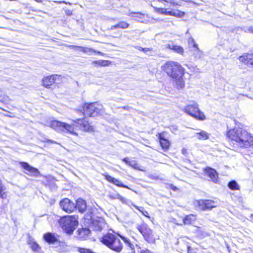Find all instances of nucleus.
Wrapping results in <instances>:
<instances>
[{
  "mask_svg": "<svg viewBox=\"0 0 253 253\" xmlns=\"http://www.w3.org/2000/svg\"><path fill=\"white\" fill-rule=\"evenodd\" d=\"M183 223H184V224H186V223H191V222H184Z\"/></svg>",
  "mask_w": 253,
  "mask_h": 253,
  "instance_id": "nucleus-61",
  "label": "nucleus"
},
{
  "mask_svg": "<svg viewBox=\"0 0 253 253\" xmlns=\"http://www.w3.org/2000/svg\"><path fill=\"white\" fill-rule=\"evenodd\" d=\"M129 24L125 21H121L118 23V28L126 29L128 27Z\"/></svg>",
  "mask_w": 253,
  "mask_h": 253,
  "instance_id": "nucleus-35",
  "label": "nucleus"
},
{
  "mask_svg": "<svg viewBox=\"0 0 253 253\" xmlns=\"http://www.w3.org/2000/svg\"><path fill=\"white\" fill-rule=\"evenodd\" d=\"M19 164L23 169L27 171V172H25L27 175L36 177L40 175V172L38 169L30 165L28 163L21 162L19 163Z\"/></svg>",
  "mask_w": 253,
  "mask_h": 253,
  "instance_id": "nucleus-8",
  "label": "nucleus"
},
{
  "mask_svg": "<svg viewBox=\"0 0 253 253\" xmlns=\"http://www.w3.org/2000/svg\"><path fill=\"white\" fill-rule=\"evenodd\" d=\"M185 14L184 12L179 10H171V16H174L178 17H182Z\"/></svg>",
  "mask_w": 253,
  "mask_h": 253,
  "instance_id": "nucleus-31",
  "label": "nucleus"
},
{
  "mask_svg": "<svg viewBox=\"0 0 253 253\" xmlns=\"http://www.w3.org/2000/svg\"><path fill=\"white\" fill-rule=\"evenodd\" d=\"M76 209H78L79 211L81 213H84L86 209V203L84 200L79 198L76 201L75 204Z\"/></svg>",
  "mask_w": 253,
  "mask_h": 253,
  "instance_id": "nucleus-17",
  "label": "nucleus"
},
{
  "mask_svg": "<svg viewBox=\"0 0 253 253\" xmlns=\"http://www.w3.org/2000/svg\"><path fill=\"white\" fill-rule=\"evenodd\" d=\"M189 42L190 43L193 44L194 42H195L194 40L193 39H191V40H189Z\"/></svg>",
  "mask_w": 253,
  "mask_h": 253,
  "instance_id": "nucleus-54",
  "label": "nucleus"
},
{
  "mask_svg": "<svg viewBox=\"0 0 253 253\" xmlns=\"http://www.w3.org/2000/svg\"><path fill=\"white\" fill-rule=\"evenodd\" d=\"M60 77L57 75H53L45 77L42 80V84L47 88H50L51 85L56 83V81L59 79Z\"/></svg>",
  "mask_w": 253,
  "mask_h": 253,
  "instance_id": "nucleus-12",
  "label": "nucleus"
},
{
  "mask_svg": "<svg viewBox=\"0 0 253 253\" xmlns=\"http://www.w3.org/2000/svg\"><path fill=\"white\" fill-rule=\"evenodd\" d=\"M102 222H89V227L92 230L95 231H101L103 228L101 225Z\"/></svg>",
  "mask_w": 253,
  "mask_h": 253,
  "instance_id": "nucleus-21",
  "label": "nucleus"
},
{
  "mask_svg": "<svg viewBox=\"0 0 253 253\" xmlns=\"http://www.w3.org/2000/svg\"><path fill=\"white\" fill-rule=\"evenodd\" d=\"M143 214L144 215H146V213H144V212H143Z\"/></svg>",
  "mask_w": 253,
  "mask_h": 253,
  "instance_id": "nucleus-64",
  "label": "nucleus"
},
{
  "mask_svg": "<svg viewBox=\"0 0 253 253\" xmlns=\"http://www.w3.org/2000/svg\"><path fill=\"white\" fill-rule=\"evenodd\" d=\"M251 55H252V59H253V53H251Z\"/></svg>",
  "mask_w": 253,
  "mask_h": 253,
  "instance_id": "nucleus-62",
  "label": "nucleus"
},
{
  "mask_svg": "<svg viewBox=\"0 0 253 253\" xmlns=\"http://www.w3.org/2000/svg\"><path fill=\"white\" fill-rule=\"evenodd\" d=\"M92 64H97L100 66L102 67H105L108 66L110 64V62L108 60H96L93 61L92 62Z\"/></svg>",
  "mask_w": 253,
  "mask_h": 253,
  "instance_id": "nucleus-24",
  "label": "nucleus"
},
{
  "mask_svg": "<svg viewBox=\"0 0 253 253\" xmlns=\"http://www.w3.org/2000/svg\"><path fill=\"white\" fill-rule=\"evenodd\" d=\"M205 172L206 174L211 178L213 182L215 183L217 182L218 174L216 170L211 168L208 167L205 169Z\"/></svg>",
  "mask_w": 253,
  "mask_h": 253,
  "instance_id": "nucleus-16",
  "label": "nucleus"
},
{
  "mask_svg": "<svg viewBox=\"0 0 253 253\" xmlns=\"http://www.w3.org/2000/svg\"><path fill=\"white\" fill-rule=\"evenodd\" d=\"M196 220V217L194 214L187 215L183 220V221H195Z\"/></svg>",
  "mask_w": 253,
  "mask_h": 253,
  "instance_id": "nucleus-33",
  "label": "nucleus"
},
{
  "mask_svg": "<svg viewBox=\"0 0 253 253\" xmlns=\"http://www.w3.org/2000/svg\"><path fill=\"white\" fill-rule=\"evenodd\" d=\"M42 217H47V215H42Z\"/></svg>",
  "mask_w": 253,
  "mask_h": 253,
  "instance_id": "nucleus-60",
  "label": "nucleus"
},
{
  "mask_svg": "<svg viewBox=\"0 0 253 253\" xmlns=\"http://www.w3.org/2000/svg\"><path fill=\"white\" fill-rule=\"evenodd\" d=\"M158 11L160 13L167 15H171V10H168L167 9L165 8H158Z\"/></svg>",
  "mask_w": 253,
  "mask_h": 253,
  "instance_id": "nucleus-34",
  "label": "nucleus"
},
{
  "mask_svg": "<svg viewBox=\"0 0 253 253\" xmlns=\"http://www.w3.org/2000/svg\"><path fill=\"white\" fill-rule=\"evenodd\" d=\"M195 56L197 58H200L201 57H199V53H198V52H196L195 51V50H194V53Z\"/></svg>",
  "mask_w": 253,
  "mask_h": 253,
  "instance_id": "nucleus-52",
  "label": "nucleus"
},
{
  "mask_svg": "<svg viewBox=\"0 0 253 253\" xmlns=\"http://www.w3.org/2000/svg\"><path fill=\"white\" fill-rule=\"evenodd\" d=\"M199 208L203 210H211L215 207V202L209 200H201L198 202Z\"/></svg>",
  "mask_w": 253,
  "mask_h": 253,
  "instance_id": "nucleus-10",
  "label": "nucleus"
},
{
  "mask_svg": "<svg viewBox=\"0 0 253 253\" xmlns=\"http://www.w3.org/2000/svg\"><path fill=\"white\" fill-rule=\"evenodd\" d=\"M51 127L59 132H67L70 134L77 135L74 132V127L68 124L62 123L57 121L51 122Z\"/></svg>",
  "mask_w": 253,
  "mask_h": 253,
  "instance_id": "nucleus-4",
  "label": "nucleus"
},
{
  "mask_svg": "<svg viewBox=\"0 0 253 253\" xmlns=\"http://www.w3.org/2000/svg\"><path fill=\"white\" fill-rule=\"evenodd\" d=\"M144 48H143L142 47H140V46H138L137 47V49H138L139 50H140V51H142L143 49H144Z\"/></svg>",
  "mask_w": 253,
  "mask_h": 253,
  "instance_id": "nucleus-55",
  "label": "nucleus"
},
{
  "mask_svg": "<svg viewBox=\"0 0 253 253\" xmlns=\"http://www.w3.org/2000/svg\"><path fill=\"white\" fill-rule=\"evenodd\" d=\"M65 14L68 16L72 15V11L70 9H67L65 10Z\"/></svg>",
  "mask_w": 253,
  "mask_h": 253,
  "instance_id": "nucleus-46",
  "label": "nucleus"
},
{
  "mask_svg": "<svg viewBox=\"0 0 253 253\" xmlns=\"http://www.w3.org/2000/svg\"><path fill=\"white\" fill-rule=\"evenodd\" d=\"M151 50L150 48H144V49L142 51L144 52L145 53H147V52Z\"/></svg>",
  "mask_w": 253,
  "mask_h": 253,
  "instance_id": "nucleus-48",
  "label": "nucleus"
},
{
  "mask_svg": "<svg viewBox=\"0 0 253 253\" xmlns=\"http://www.w3.org/2000/svg\"><path fill=\"white\" fill-rule=\"evenodd\" d=\"M110 197L111 199H117V195H115V196L111 195V196H110Z\"/></svg>",
  "mask_w": 253,
  "mask_h": 253,
  "instance_id": "nucleus-53",
  "label": "nucleus"
},
{
  "mask_svg": "<svg viewBox=\"0 0 253 253\" xmlns=\"http://www.w3.org/2000/svg\"><path fill=\"white\" fill-rule=\"evenodd\" d=\"M5 190L4 186L2 184V182L0 180V198H4L5 196V193L4 190Z\"/></svg>",
  "mask_w": 253,
  "mask_h": 253,
  "instance_id": "nucleus-36",
  "label": "nucleus"
},
{
  "mask_svg": "<svg viewBox=\"0 0 253 253\" xmlns=\"http://www.w3.org/2000/svg\"><path fill=\"white\" fill-rule=\"evenodd\" d=\"M128 165L136 169L137 166V164L134 161H130Z\"/></svg>",
  "mask_w": 253,
  "mask_h": 253,
  "instance_id": "nucleus-40",
  "label": "nucleus"
},
{
  "mask_svg": "<svg viewBox=\"0 0 253 253\" xmlns=\"http://www.w3.org/2000/svg\"><path fill=\"white\" fill-rule=\"evenodd\" d=\"M163 68V70L167 73L168 75L172 79L182 77L184 74V69L177 62H167Z\"/></svg>",
  "mask_w": 253,
  "mask_h": 253,
  "instance_id": "nucleus-3",
  "label": "nucleus"
},
{
  "mask_svg": "<svg viewBox=\"0 0 253 253\" xmlns=\"http://www.w3.org/2000/svg\"><path fill=\"white\" fill-rule=\"evenodd\" d=\"M92 214V212H89V213H87L85 215V217H84V219L85 220H87L88 221H95V220H92L91 219V214ZM95 221H98V220H95Z\"/></svg>",
  "mask_w": 253,
  "mask_h": 253,
  "instance_id": "nucleus-39",
  "label": "nucleus"
},
{
  "mask_svg": "<svg viewBox=\"0 0 253 253\" xmlns=\"http://www.w3.org/2000/svg\"><path fill=\"white\" fill-rule=\"evenodd\" d=\"M249 32L253 33V26L250 27L248 29Z\"/></svg>",
  "mask_w": 253,
  "mask_h": 253,
  "instance_id": "nucleus-50",
  "label": "nucleus"
},
{
  "mask_svg": "<svg viewBox=\"0 0 253 253\" xmlns=\"http://www.w3.org/2000/svg\"><path fill=\"white\" fill-rule=\"evenodd\" d=\"M168 47L174 52L183 55L184 49L182 47L175 45L173 43L168 44Z\"/></svg>",
  "mask_w": 253,
  "mask_h": 253,
  "instance_id": "nucleus-20",
  "label": "nucleus"
},
{
  "mask_svg": "<svg viewBox=\"0 0 253 253\" xmlns=\"http://www.w3.org/2000/svg\"><path fill=\"white\" fill-rule=\"evenodd\" d=\"M117 239L116 237L112 234L108 233L104 235L101 240V242L108 248Z\"/></svg>",
  "mask_w": 253,
  "mask_h": 253,
  "instance_id": "nucleus-13",
  "label": "nucleus"
},
{
  "mask_svg": "<svg viewBox=\"0 0 253 253\" xmlns=\"http://www.w3.org/2000/svg\"><path fill=\"white\" fill-rule=\"evenodd\" d=\"M104 176H105V179L107 181L116 185V186H117L118 187L125 188L126 189H130L127 185L124 184L119 179H117L108 174H105V175H104Z\"/></svg>",
  "mask_w": 253,
  "mask_h": 253,
  "instance_id": "nucleus-15",
  "label": "nucleus"
},
{
  "mask_svg": "<svg viewBox=\"0 0 253 253\" xmlns=\"http://www.w3.org/2000/svg\"><path fill=\"white\" fill-rule=\"evenodd\" d=\"M44 142H48V143H53V144H57V143L54 141V140H51V139H47V138H45L44 139V140L43 141Z\"/></svg>",
  "mask_w": 253,
  "mask_h": 253,
  "instance_id": "nucleus-44",
  "label": "nucleus"
},
{
  "mask_svg": "<svg viewBox=\"0 0 253 253\" xmlns=\"http://www.w3.org/2000/svg\"><path fill=\"white\" fill-rule=\"evenodd\" d=\"M62 218H65L66 219L64 221H78V216L76 215L65 216Z\"/></svg>",
  "mask_w": 253,
  "mask_h": 253,
  "instance_id": "nucleus-30",
  "label": "nucleus"
},
{
  "mask_svg": "<svg viewBox=\"0 0 253 253\" xmlns=\"http://www.w3.org/2000/svg\"><path fill=\"white\" fill-rule=\"evenodd\" d=\"M123 162H124L126 164L128 165H129V162H130V161L129 160V159L128 158H124L123 160Z\"/></svg>",
  "mask_w": 253,
  "mask_h": 253,
  "instance_id": "nucleus-47",
  "label": "nucleus"
},
{
  "mask_svg": "<svg viewBox=\"0 0 253 253\" xmlns=\"http://www.w3.org/2000/svg\"><path fill=\"white\" fill-rule=\"evenodd\" d=\"M60 207L64 211L71 213L76 209L75 204L68 198H64L59 202Z\"/></svg>",
  "mask_w": 253,
  "mask_h": 253,
  "instance_id": "nucleus-7",
  "label": "nucleus"
},
{
  "mask_svg": "<svg viewBox=\"0 0 253 253\" xmlns=\"http://www.w3.org/2000/svg\"><path fill=\"white\" fill-rule=\"evenodd\" d=\"M225 245H226V248H227V249L228 251L229 252H230V247H229V245H228L226 243H225Z\"/></svg>",
  "mask_w": 253,
  "mask_h": 253,
  "instance_id": "nucleus-56",
  "label": "nucleus"
},
{
  "mask_svg": "<svg viewBox=\"0 0 253 253\" xmlns=\"http://www.w3.org/2000/svg\"><path fill=\"white\" fill-rule=\"evenodd\" d=\"M158 139L162 148L163 149H168L170 146V143L169 141L165 138L163 133H158Z\"/></svg>",
  "mask_w": 253,
  "mask_h": 253,
  "instance_id": "nucleus-18",
  "label": "nucleus"
},
{
  "mask_svg": "<svg viewBox=\"0 0 253 253\" xmlns=\"http://www.w3.org/2000/svg\"><path fill=\"white\" fill-rule=\"evenodd\" d=\"M239 59L240 62L244 63L245 64L253 67V59H252L251 53L244 54L240 56Z\"/></svg>",
  "mask_w": 253,
  "mask_h": 253,
  "instance_id": "nucleus-14",
  "label": "nucleus"
},
{
  "mask_svg": "<svg viewBox=\"0 0 253 253\" xmlns=\"http://www.w3.org/2000/svg\"><path fill=\"white\" fill-rule=\"evenodd\" d=\"M185 151H186V150H185L183 149V150H182V153H183V154H184V153H185Z\"/></svg>",
  "mask_w": 253,
  "mask_h": 253,
  "instance_id": "nucleus-59",
  "label": "nucleus"
},
{
  "mask_svg": "<svg viewBox=\"0 0 253 253\" xmlns=\"http://www.w3.org/2000/svg\"><path fill=\"white\" fill-rule=\"evenodd\" d=\"M176 82V85L178 89H182L184 86V82L183 80L182 77L174 78Z\"/></svg>",
  "mask_w": 253,
  "mask_h": 253,
  "instance_id": "nucleus-25",
  "label": "nucleus"
},
{
  "mask_svg": "<svg viewBox=\"0 0 253 253\" xmlns=\"http://www.w3.org/2000/svg\"><path fill=\"white\" fill-rule=\"evenodd\" d=\"M82 113L84 118L73 120V126L78 127L79 129L85 132H93L94 129L92 126L90 125L87 117H95L100 113L102 106L97 102L85 103L83 107Z\"/></svg>",
  "mask_w": 253,
  "mask_h": 253,
  "instance_id": "nucleus-1",
  "label": "nucleus"
},
{
  "mask_svg": "<svg viewBox=\"0 0 253 253\" xmlns=\"http://www.w3.org/2000/svg\"><path fill=\"white\" fill-rule=\"evenodd\" d=\"M158 0L159 1H161V2L165 1L167 3H169L172 5L175 4V2H174V1L173 0Z\"/></svg>",
  "mask_w": 253,
  "mask_h": 253,
  "instance_id": "nucleus-42",
  "label": "nucleus"
},
{
  "mask_svg": "<svg viewBox=\"0 0 253 253\" xmlns=\"http://www.w3.org/2000/svg\"><path fill=\"white\" fill-rule=\"evenodd\" d=\"M117 199H119L120 201H121L123 202H125L126 199L124 197L121 196L120 194H117Z\"/></svg>",
  "mask_w": 253,
  "mask_h": 253,
  "instance_id": "nucleus-43",
  "label": "nucleus"
},
{
  "mask_svg": "<svg viewBox=\"0 0 253 253\" xmlns=\"http://www.w3.org/2000/svg\"><path fill=\"white\" fill-rule=\"evenodd\" d=\"M116 252H120L123 249V245L119 239H116L109 247Z\"/></svg>",
  "mask_w": 253,
  "mask_h": 253,
  "instance_id": "nucleus-19",
  "label": "nucleus"
},
{
  "mask_svg": "<svg viewBox=\"0 0 253 253\" xmlns=\"http://www.w3.org/2000/svg\"><path fill=\"white\" fill-rule=\"evenodd\" d=\"M34 242H35V241H34V239L32 237L29 236L28 239L27 240V244L29 245H30L31 244Z\"/></svg>",
  "mask_w": 253,
  "mask_h": 253,
  "instance_id": "nucleus-41",
  "label": "nucleus"
},
{
  "mask_svg": "<svg viewBox=\"0 0 253 253\" xmlns=\"http://www.w3.org/2000/svg\"><path fill=\"white\" fill-rule=\"evenodd\" d=\"M120 237L122 238V239L124 241V242L125 243L126 245L130 248L132 250H133L134 246L133 244H132L130 240L126 238V237L120 235Z\"/></svg>",
  "mask_w": 253,
  "mask_h": 253,
  "instance_id": "nucleus-29",
  "label": "nucleus"
},
{
  "mask_svg": "<svg viewBox=\"0 0 253 253\" xmlns=\"http://www.w3.org/2000/svg\"><path fill=\"white\" fill-rule=\"evenodd\" d=\"M187 252L188 253H197L194 250L190 247H188L187 248Z\"/></svg>",
  "mask_w": 253,
  "mask_h": 253,
  "instance_id": "nucleus-45",
  "label": "nucleus"
},
{
  "mask_svg": "<svg viewBox=\"0 0 253 253\" xmlns=\"http://www.w3.org/2000/svg\"><path fill=\"white\" fill-rule=\"evenodd\" d=\"M137 228L143 235L146 241L149 243H154L155 242V239L153 235V231L148 228L146 223H143L141 225H138Z\"/></svg>",
  "mask_w": 253,
  "mask_h": 253,
  "instance_id": "nucleus-6",
  "label": "nucleus"
},
{
  "mask_svg": "<svg viewBox=\"0 0 253 253\" xmlns=\"http://www.w3.org/2000/svg\"><path fill=\"white\" fill-rule=\"evenodd\" d=\"M9 100V97L7 95H0V101L4 103H7Z\"/></svg>",
  "mask_w": 253,
  "mask_h": 253,
  "instance_id": "nucleus-37",
  "label": "nucleus"
},
{
  "mask_svg": "<svg viewBox=\"0 0 253 253\" xmlns=\"http://www.w3.org/2000/svg\"><path fill=\"white\" fill-rule=\"evenodd\" d=\"M59 236L55 233L47 232L43 236L44 240L48 244H54L58 242Z\"/></svg>",
  "mask_w": 253,
  "mask_h": 253,
  "instance_id": "nucleus-11",
  "label": "nucleus"
},
{
  "mask_svg": "<svg viewBox=\"0 0 253 253\" xmlns=\"http://www.w3.org/2000/svg\"><path fill=\"white\" fill-rule=\"evenodd\" d=\"M73 47L75 48L76 49H78V50L82 51L84 53L96 52V50H95L92 48H89L88 47H83L82 46H76V45H73Z\"/></svg>",
  "mask_w": 253,
  "mask_h": 253,
  "instance_id": "nucleus-26",
  "label": "nucleus"
},
{
  "mask_svg": "<svg viewBox=\"0 0 253 253\" xmlns=\"http://www.w3.org/2000/svg\"><path fill=\"white\" fill-rule=\"evenodd\" d=\"M79 222H59L60 226L63 231L68 235L73 234Z\"/></svg>",
  "mask_w": 253,
  "mask_h": 253,
  "instance_id": "nucleus-9",
  "label": "nucleus"
},
{
  "mask_svg": "<svg viewBox=\"0 0 253 253\" xmlns=\"http://www.w3.org/2000/svg\"><path fill=\"white\" fill-rule=\"evenodd\" d=\"M177 225H182V224L177 223Z\"/></svg>",
  "mask_w": 253,
  "mask_h": 253,
  "instance_id": "nucleus-63",
  "label": "nucleus"
},
{
  "mask_svg": "<svg viewBox=\"0 0 253 253\" xmlns=\"http://www.w3.org/2000/svg\"><path fill=\"white\" fill-rule=\"evenodd\" d=\"M198 106L197 103L194 102L192 104L186 106L184 108V111L192 117L200 120H204L205 119V116L204 113L200 111Z\"/></svg>",
  "mask_w": 253,
  "mask_h": 253,
  "instance_id": "nucleus-5",
  "label": "nucleus"
},
{
  "mask_svg": "<svg viewBox=\"0 0 253 253\" xmlns=\"http://www.w3.org/2000/svg\"><path fill=\"white\" fill-rule=\"evenodd\" d=\"M118 28V24L115 25H113L111 27V28L110 29L111 30H113V29H117Z\"/></svg>",
  "mask_w": 253,
  "mask_h": 253,
  "instance_id": "nucleus-49",
  "label": "nucleus"
},
{
  "mask_svg": "<svg viewBox=\"0 0 253 253\" xmlns=\"http://www.w3.org/2000/svg\"><path fill=\"white\" fill-rule=\"evenodd\" d=\"M228 186L230 189L232 190L239 189V186L238 185L237 182L235 180H232L230 181L228 184Z\"/></svg>",
  "mask_w": 253,
  "mask_h": 253,
  "instance_id": "nucleus-28",
  "label": "nucleus"
},
{
  "mask_svg": "<svg viewBox=\"0 0 253 253\" xmlns=\"http://www.w3.org/2000/svg\"><path fill=\"white\" fill-rule=\"evenodd\" d=\"M227 137L236 142L241 148H248L253 145V137L246 130L240 128H234L227 132Z\"/></svg>",
  "mask_w": 253,
  "mask_h": 253,
  "instance_id": "nucleus-2",
  "label": "nucleus"
},
{
  "mask_svg": "<svg viewBox=\"0 0 253 253\" xmlns=\"http://www.w3.org/2000/svg\"><path fill=\"white\" fill-rule=\"evenodd\" d=\"M129 15L133 17L134 20L140 21L144 17V14L140 12H133L130 13Z\"/></svg>",
  "mask_w": 253,
  "mask_h": 253,
  "instance_id": "nucleus-23",
  "label": "nucleus"
},
{
  "mask_svg": "<svg viewBox=\"0 0 253 253\" xmlns=\"http://www.w3.org/2000/svg\"><path fill=\"white\" fill-rule=\"evenodd\" d=\"M95 53H97L98 54L101 55H102L103 54V53H102L100 51H96Z\"/></svg>",
  "mask_w": 253,
  "mask_h": 253,
  "instance_id": "nucleus-57",
  "label": "nucleus"
},
{
  "mask_svg": "<svg viewBox=\"0 0 253 253\" xmlns=\"http://www.w3.org/2000/svg\"><path fill=\"white\" fill-rule=\"evenodd\" d=\"M171 188L174 191H176L177 189V187L173 185H171Z\"/></svg>",
  "mask_w": 253,
  "mask_h": 253,
  "instance_id": "nucleus-51",
  "label": "nucleus"
},
{
  "mask_svg": "<svg viewBox=\"0 0 253 253\" xmlns=\"http://www.w3.org/2000/svg\"><path fill=\"white\" fill-rule=\"evenodd\" d=\"M196 137L199 140H205L209 138L210 134L204 130L196 133Z\"/></svg>",
  "mask_w": 253,
  "mask_h": 253,
  "instance_id": "nucleus-22",
  "label": "nucleus"
},
{
  "mask_svg": "<svg viewBox=\"0 0 253 253\" xmlns=\"http://www.w3.org/2000/svg\"><path fill=\"white\" fill-rule=\"evenodd\" d=\"M31 249L35 252H39V250L41 249V247L37 242L33 243L32 244L29 245Z\"/></svg>",
  "mask_w": 253,
  "mask_h": 253,
  "instance_id": "nucleus-32",
  "label": "nucleus"
},
{
  "mask_svg": "<svg viewBox=\"0 0 253 253\" xmlns=\"http://www.w3.org/2000/svg\"><path fill=\"white\" fill-rule=\"evenodd\" d=\"M78 232L79 235L81 238H83L84 236H87L90 233V230L88 228H82L81 229H78Z\"/></svg>",
  "mask_w": 253,
  "mask_h": 253,
  "instance_id": "nucleus-27",
  "label": "nucleus"
},
{
  "mask_svg": "<svg viewBox=\"0 0 253 253\" xmlns=\"http://www.w3.org/2000/svg\"><path fill=\"white\" fill-rule=\"evenodd\" d=\"M193 47L195 48V51L198 52V53H199V57H201L202 55L203 52L200 50L199 48H198V45L195 42H194L193 43Z\"/></svg>",
  "mask_w": 253,
  "mask_h": 253,
  "instance_id": "nucleus-38",
  "label": "nucleus"
},
{
  "mask_svg": "<svg viewBox=\"0 0 253 253\" xmlns=\"http://www.w3.org/2000/svg\"><path fill=\"white\" fill-rule=\"evenodd\" d=\"M63 3H66V4H71V3L70 2H65V1H63Z\"/></svg>",
  "mask_w": 253,
  "mask_h": 253,
  "instance_id": "nucleus-58",
  "label": "nucleus"
}]
</instances>
